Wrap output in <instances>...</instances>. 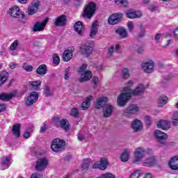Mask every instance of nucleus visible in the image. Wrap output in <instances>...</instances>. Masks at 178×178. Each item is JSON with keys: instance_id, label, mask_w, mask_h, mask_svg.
<instances>
[{"instance_id": "4be33fe9", "label": "nucleus", "mask_w": 178, "mask_h": 178, "mask_svg": "<svg viewBox=\"0 0 178 178\" xmlns=\"http://www.w3.org/2000/svg\"><path fill=\"white\" fill-rule=\"evenodd\" d=\"M74 31L79 34V35H83L84 32V26L80 21L76 22L74 25Z\"/></svg>"}, {"instance_id": "ea45409f", "label": "nucleus", "mask_w": 178, "mask_h": 178, "mask_svg": "<svg viewBox=\"0 0 178 178\" xmlns=\"http://www.w3.org/2000/svg\"><path fill=\"white\" fill-rule=\"evenodd\" d=\"M121 76L122 79H127L130 77V72L127 68H124L122 71Z\"/></svg>"}, {"instance_id": "4468645a", "label": "nucleus", "mask_w": 178, "mask_h": 178, "mask_svg": "<svg viewBox=\"0 0 178 178\" xmlns=\"http://www.w3.org/2000/svg\"><path fill=\"white\" fill-rule=\"evenodd\" d=\"M80 51L81 55L85 56V58H88L92 54V47L90 44H86L81 47Z\"/></svg>"}, {"instance_id": "39448f33", "label": "nucleus", "mask_w": 178, "mask_h": 178, "mask_svg": "<svg viewBox=\"0 0 178 178\" xmlns=\"http://www.w3.org/2000/svg\"><path fill=\"white\" fill-rule=\"evenodd\" d=\"M49 162V160H48L47 157H42L38 159L35 165V170H37V172H42L43 170H45L48 166Z\"/></svg>"}, {"instance_id": "a878e982", "label": "nucleus", "mask_w": 178, "mask_h": 178, "mask_svg": "<svg viewBox=\"0 0 178 178\" xmlns=\"http://www.w3.org/2000/svg\"><path fill=\"white\" fill-rule=\"evenodd\" d=\"M47 72H48V70L45 64L40 65L36 70V73L39 74V76H45Z\"/></svg>"}, {"instance_id": "2eb2a0df", "label": "nucleus", "mask_w": 178, "mask_h": 178, "mask_svg": "<svg viewBox=\"0 0 178 178\" xmlns=\"http://www.w3.org/2000/svg\"><path fill=\"white\" fill-rule=\"evenodd\" d=\"M74 51V47H70L68 49L64 51L62 60L63 62H69L73 58V52Z\"/></svg>"}, {"instance_id": "0e129e2a", "label": "nucleus", "mask_w": 178, "mask_h": 178, "mask_svg": "<svg viewBox=\"0 0 178 178\" xmlns=\"http://www.w3.org/2000/svg\"><path fill=\"white\" fill-rule=\"evenodd\" d=\"M45 131H47V125L44 124L42 127H41L40 133H45Z\"/></svg>"}, {"instance_id": "864d4df0", "label": "nucleus", "mask_w": 178, "mask_h": 178, "mask_svg": "<svg viewBox=\"0 0 178 178\" xmlns=\"http://www.w3.org/2000/svg\"><path fill=\"white\" fill-rule=\"evenodd\" d=\"M22 69L26 72H33V68L32 65H23Z\"/></svg>"}, {"instance_id": "9d476101", "label": "nucleus", "mask_w": 178, "mask_h": 178, "mask_svg": "<svg viewBox=\"0 0 178 178\" xmlns=\"http://www.w3.org/2000/svg\"><path fill=\"white\" fill-rule=\"evenodd\" d=\"M9 13L12 17H18L19 19H24L26 17V15L20 12V8L17 6L10 8Z\"/></svg>"}, {"instance_id": "2f4dec72", "label": "nucleus", "mask_w": 178, "mask_h": 178, "mask_svg": "<svg viewBox=\"0 0 178 178\" xmlns=\"http://www.w3.org/2000/svg\"><path fill=\"white\" fill-rule=\"evenodd\" d=\"M59 127H61V129L65 130V131H69V130H70V124H69V121H67V120L63 119L60 123Z\"/></svg>"}, {"instance_id": "393cba45", "label": "nucleus", "mask_w": 178, "mask_h": 178, "mask_svg": "<svg viewBox=\"0 0 178 178\" xmlns=\"http://www.w3.org/2000/svg\"><path fill=\"white\" fill-rule=\"evenodd\" d=\"M168 165L172 170H178V158L172 157L169 161Z\"/></svg>"}, {"instance_id": "f03ea898", "label": "nucleus", "mask_w": 178, "mask_h": 178, "mask_svg": "<svg viewBox=\"0 0 178 178\" xmlns=\"http://www.w3.org/2000/svg\"><path fill=\"white\" fill-rule=\"evenodd\" d=\"M108 102V97H100L96 102L95 108L101 109L103 108L104 118H109L113 112V106L106 104Z\"/></svg>"}, {"instance_id": "79ce46f5", "label": "nucleus", "mask_w": 178, "mask_h": 178, "mask_svg": "<svg viewBox=\"0 0 178 178\" xmlns=\"http://www.w3.org/2000/svg\"><path fill=\"white\" fill-rule=\"evenodd\" d=\"M145 123L148 127H149V126L152 124V118L149 115L145 116Z\"/></svg>"}, {"instance_id": "a211bd4d", "label": "nucleus", "mask_w": 178, "mask_h": 178, "mask_svg": "<svg viewBox=\"0 0 178 178\" xmlns=\"http://www.w3.org/2000/svg\"><path fill=\"white\" fill-rule=\"evenodd\" d=\"M158 163V159L156 157L152 156L147 158L143 163V166H146L147 168H151L155 166Z\"/></svg>"}, {"instance_id": "338daca9", "label": "nucleus", "mask_w": 178, "mask_h": 178, "mask_svg": "<svg viewBox=\"0 0 178 178\" xmlns=\"http://www.w3.org/2000/svg\"><path fill=\"white\" fill-rule=\"evenodd\" d=\"M23 136H24V138H30V132L29 131L24 132Z\"/></svg>"}, {"instance_id": "6e6d98bb", "label": "nucleus", "mask_w": 178, "mask_h": 178, "mask_svg": "<svg viewBox=\"0 0 178 178\" xmlns=\"http://www.w3.org/2000/svg\"><path fill=\"white\" fill-rule=\"evenodd\" d=\"M70 72V67H68L66 68L65 72L64 77H65V80H68L69 79Z\"/></svg>"}, {"instance_id": "4d7b16f0", "label": "nucleus", "mask_w": 178, "mask_h": 178, "mask_svg": "<svg viewBox=\"0 0 178 178\" xmlns=\"http://www.w3.org/2000/svg\"><path fill=\"white\" fill-rule=\"evenodd\" d=\"M149 10H150L151 12H155L156 10H158V6H155V5H150L148 8Z\"/></svg>"}, {"instance_id": "5701e85b", "label": "nucleus", "mask_w": 178, "mask_h": 178, "mask_svg": "<svg viewBox=\"0 0 178 178\" xmlns=\"http://www.w3.org/2000/svg\"><path fill=\"white\" fill-rule=\"evenodd\" d=\"M14 97H16V92H10L9 94L2 93L0 95V99L1 101H6L8 102V101H10V99L14 98Z\"/></svg>"}, {"instance_id": "c756f323", "label": "nucleus", "mask_w": 178, "mask_h": 178, "mask_svg": "<svg viewBox=\"0 0 178 178\" xmlns=\"http://www.w3.org/2000/svg\"><path fill=\"white\" fill-rule=\"evenodd\" d=\"M81 74L82 75V77L79 79V81L81 83H83V81H88V80H90V79L92 77V74L91 73V71H86Z\"/></svg>"}, {"instance_id": "603ef678", "label": "nucleus", "mask_w": 178, "mask_h": 178, "mask_svg": "<svg viewBox=\"0 0 178 178\" xmlns=\"http://www.w3.org/2000/svg\"><path fill=\"white\" fill-rule=\"evenodd\" d=\"M86 69H87V64L82 65V66H81L79 70V73H80L81 74H83V73L85 72L84 71Z\"/></svg>"}, {"instance_id": "f3484780", "label": "nucleus", "mask_w": 178, "mask_h": 178, "mask_svg": "<svg viewBox=\"0 0 178 178\" xmlns=\"http://www.w3.org/2000/svg\"><path fill=\"white\" fill-rule=\"evenodd\" d=\"M38 8H40V1L32 2L27 9L28 15H29V16L35 15V13L38 12Z\"/></svg>"}, {"instance_id": "b1692460", "label": "nucleus", "mask_w": 178, "mask_h": 178, "mask_svg": "<svg viewBox=\"0 0 178 178\" xmlns=\"http://www.w3.org/2000/svg\"><path fill=\"white\" fill-rule=\"evenodd\" d=\"M157 127L162 129V130H168V129H170V125H169L168 120H161L157 123Z\"/></svg>"}, {"instance_id": "aec40b11", "label": "nucleus", "mask_w": 178, "mask_h": 178, "mask_svg": "<svg viewBox=\"0 0 178 178\" xmlns=\"http://www.w3.org/2000/svg\"><path fill=\"white\" fill-rule=\"evenodd\" d=\"M66 15H62L56 19L54 25L56 26V27H63V26L66 25Z\"/></svg>"}, {"instance_id": "9b49d317", "label": "nucleus", "mask_w": 178, "mask_h": 178, "mask_svg": "<svg viewBox=\"0 0 178 178\" xmlns=\"http://www.w3.org/2000/svg\"><path fill=\"white\" fill-rule=\"evenodd\" d=\"M154 67H155V63L152 60L143 63L142 65V69L145 73H153Z\"/></svg>"}, {"instance_id": "8fccbe9b", "label": "nucleus", "mask_w": 178, "mask_h": 178, "mask_svg": "<svg viewBox=\"0 0 178 178\" xmlns=\"http://www.w3.org/2000/svg\"><path fill=\"white\" fill-rule=\"evenodd\" d=\"M53 62H54V65H59V63L60 62V58H59V56L58 55H55L53 57Z\"/></svg>"}, {"instance_id": "e433bc0d", "label": "nucleus", "mask_w": 178, "mask_h": 178, "mask_svg": "<svg viewBox=\"0 0 178 178\" xmlns=\"http://www.w3.org/2000/svg\"><path fill=\"white\" fill-rule=\"evenodd\" d=\"M129 152H127V149H124V152L120 156V159L122 162H127L129 161Z\"/></svg>"}, {"instance_id": "cd10ccee", "label": "nucleus", "mask_w": 178, "mask_h": 178, "mask_svg": "<svg viewBox=\"0 0 178 178\" xmlns=\"http://www.w3.org/2000/svg\"><path fill=\"white\" fill-rule=\"evenodd\" d=\"M20 129H22L20 124L17 123L13 126L12 133L17 138L20 137Z\"/></svg>"}, {"instance_id": "052dcab7", "label": "nucleus", "mask_w": 178, "mask_h": 178, "mask_svg": "<svg viewBox=\"0 0 178 178\" xmlns=\"http://www.w3.org/2000/svg\"><path fill=\"white\" fill-rule=\"evenodd\" d=\"M42 175H41V174H35V173H33L32 174L31 178H42Z\"/></svg>"}, {"instance_id": "37998d69", "label": "nucleus", "mask_w": 178, "mask_h": 178, "mask_svg": "<svg viewBox=\"0 0 178 178\" xmlns=\"http://www.w3.org/2000/svg\"><path fill=\"white\" fill-rule=\"evenodd\" d=\"M92 83H94L93 88L95 89L98 87V84H99V79L97 76H94L92 79Z\"/></svg>"}, {"instance_id": "72a5a7b5", "label": "nucleus", "mask_w": 178, "mask_h": 178, "mask_svg": "<svg viewBox=\"0 0 178 178\" xmlns=\"http://www.w3.org/2000/svg\"><path fill=\"white\" fill-rule=\"evenodd\" d=\"M157 104L159 106L162 108V106H164V105H166V104H168V97L165 95L160 96L157 100Z\"/></svg>"}, {"instance_id": "bf43d9fd", "label": "nucleus", "mask_w": 178, "mask_h": 178, "mask_svg": "<svg viewBox=\"0 0 178 178\" xmlns=\"http://www.w3.org/2000/svg\"><path fill=\"white\" fill-rule=\"evenodd\" d=\"M154 40L156 43L159 42V40H161V33H156L154 37Z\"/></svg>"}, {"instance_id": "7c9ffc66", "label": "nucleus", "mask_w": 178, "mask_h": 178, "mask_svg": "<svg viewBox=\"0 0 178 178\" xmlns=\"http://www.w3.org/2000/svg\"><path fill=\"white\" fill-rule=\"evenodd\" d=\"M1 169L5 170V169H8L9 166H10V158L9 157H3L1 159Z\"/></svg>"}, {"instance_id": "58836bf2", "label": "nucleus", "mask_w": 178, "mask_h": 178, "mask_svg": "<svg viewBox=\"0 0 178 178\" xmlns=\"http://www.w3.org/2000/svg\"><path fill=\"white\" fill-rule=\"evenodd\" d=\"M114 2L119 5V6H124V8H126L127 5H129V1L127 0H114Z\"/></svg>"}, {"instance_id": "4c0bfd02", "label": "nucleus", "mask_w": 178, "mask_h": 178, "mask_svg": "<svg viewBox=\"0 0 178 178\" xmlns=\"http://www.w3.org/2000/svg\"><path fill=\"white\" fill-rule=\"evenodd\" d=\"M62 120H63V119H62V117L60 116H56L54 117L53 119V123L55 126H56V127H59V126L60 125V123L62 122Z\"/></svg>"}, {"instance_id": "680f3d73", "label": "nucleus", "mask_w": 178, "mask_h": 178, "mask_svg": "<svg viewBox=\"0 0 178 178\" xmlns=\"http://www.w3.org/2000/svg\"><path fill=\"white\" fill-rule=\"evenodd\" d=\"M140 29H141V31L139 33V37H144V35H145V31L144 29H143V25L140 26Z\"/></svg>"}, {"instance_id": "f257e3e1", "label": "nucleus", "mask_w": 178, "mask_h": 178, "mask_svg": "<svg viewBox=\"0 0 178 178\" xmlns=\"http://www.w3.org/2000/svg\"><path fill=\"white\" fill-rule=\"evenodd\" d=\"M145 88L140 85L138 86L134 90H131L129 88H124V92L120 95L117 99V104L119 106H126V104L129 102L132 95H143Z\"/></svg>"}, {"instance_id": "c85d7f7f", "label": "nucleus", "mask_w": 178, "mask_h": 178, "mask_svg": "<svg viewBox=\"0 0 178 178\" xmlns=\"http://www.w3.org/2000/svg\"><path fill=\"white\" fill-rule=\"evenodd\" d=\"M8 79H9V73L8 72L3 71L0 73V87L2 86V84H5Z\"/></svg>"}, {"instance_id": "e2e57ef3", "label": "nucleus", "mask_w": 178, "mask_h": 178, "mask_svg": "<svg viewBox=\"0 0 178 178\" xmlns=\"http://www.w3.org/2000/svg\"><path fill=\"white\" fill-rule=\"evenodd\" d=\"M136 52L138 54H143L144 52V47H139L137 49H136Z\"/></svg>"}, {"instance_id": "09e8293b", "label": "nucleus", "mask_w": 178, "mask_h": 178, "mask_svg": "<svg viewBox=\"0 0 178 178\" xmlns=\"http://www.w3.org/2000/svg\"><path fill=\"white\" fill-rule=\"evenodd\" d=\"M140 176H141V172L140 170H136L131 174V178H138Z\"/></svg>"}, {"instance_id": "3c124183", "label": "nucleus", "mask_w": 178, "mask_h": 178, "mask_svg": "<svg viewBox=\"0 0 178 178\" xmlns=\"http://www.w3.org/2000/svg\"><path fill=\"white\" fill-rule=\"evenodd\" d=\"M113 51H115V47L111 46L108 50V57L111 58L113 55Z\"/></svg>"}, {"instance_id": "7ed1b4c3", "label": "nucleus", "mask_w": 178, "mask_h": 178, "mask_svg": "<svg viewBox=\"0 0 178 178\" xmlns=\"http://www.w3.org/2000/svg\"><path fill=\"white\" fill-rule=\"evenodd\" d=\"M65 145L66 142L65 140L56 138L54 139L51 143V151H54V152H62V151H63L65 149Z\"/></svg>"}, {"instance_id": "473e14b6", "label": "nucleus", "mask_w": 178, "mask_h": 178, "mask_svg": "<svg viewBox=\"0 0 178 178\" xmlns=\"http://www.w3.org/2000/svg\"><path fill=\"white\" fill-rule=\"evenodd\" d=\"M93 97L92 96H89L86 98V101L83 102L81 106V109L82 111H86L87 109H88L89 106H90V101H92Z\"/></svg>"}, {"instance_id": "bb28decb", "label": "nucleus", "mask_w": 178, "mask_h": 178, "mask_svg": "<svg viewBox=\"0 0 178 178\" xmlns=\"http://www.w3.org/2000/svg\"><path fill=\"white\" fill-rule=\"evenodd\" d=\"M97 33H98V22L95 21L92 24V27L90 29V38L95 37V35H97Z\"/></svg>"}, {"instance_id": "0eeeda50", "label": "nucleus", "mask_w": 178, "mask_h": 178, "mask_svg": "<svg viewBox=\"0 0 178 178\" xmlns=\"http://www.w3.org/2000/svg\"><path fill=\"white\" fill-rule=\"evenodd\" d=\"M138 111H140V108L137 106V104H131L123 111L122 115L127 118L129 115H135Z\"/></svg>"}, {"instance_id": "69168bd1", "label": "nucleus", "mask_w": 178, "mask_h": 178, "mask_svg": "<svg viewBox=\"0 0 178 178\" xmlns=\"http://www.w3.org/2000/svg\"><path fill=\"white\" fill-rule=\"evenodd\" d=\"M17 64L16 63H11L9 65L10 69H15Z\"/></svg>"}, {"instance_id": "c03bdc74", "label": "nucleus", "mask_w": 178, "mask_h": 178, "mask_svg": "<svg viewBox=\"0 0 178 178\" xmlns=\"http://www.w3.org/2000/svg\"><path fill=\"white\" fill-rule=\"evenodd\" d=\"M17 45H19V41L15 40L12 44L10 46V51H15L16 48H17Z\"/></svg>"}, {"instance_id": "c9c22d12", "label": "nucleus", "mask_w": 178, "mask_h": 178, "mask_svg": "<svg viewBox=\"0 0 178 178\" xmlns=\"http://www.w3.org/2000/svg\"><path fill=\"white\" fill-rule=\"evenodd\" d=\"M171 124L172 126H178V111L171 113Z\"/></svg>"}, {"instance_id": "f704fd0d", "label": "nucleus", "mask_w": 178, "mask_h": 178, "mask_svg": "<svg viewBox=\"0 0 178 178\" xmlns=\"http://www.w3.org/2000/svg\"><path fill=\"white\" fill-rule=\"evenodd\" d=\"M115 33L120 35V38H127L128 35L127 31L123 27L118 28L115 30Z\"/></svg>"}, {"instance_id": "5fc2aeb1", "label": "nucleus", "mask_w": 178, "mask_h": 178, "mask_svg": "<svg viewBox=\"0 0 178 178\" xmlns=\"http://www.w3.org/2000/svg\"><path fill=\"white\" fill-rule=\"evenodd\" d=\"M128 30L131 33L134 30V24L132 22H129L127 24Z\"/></svg>"}, {"instance_id": "a18cd8bd", "label": "nucleus", "mask_w": 178, "mask_h": 178, "mask_svg": "<svg viewBox=\"0 0 178 178\" xmlns=\"http://www.w3.org/2000/svg\"><path fill=\"white\" fill-rule=\"evenodd\" d=\"M44 94L46 97H51L52 95V93L49 90V86H46L44 89Z\"/></svg>"}, {"instance_id": "1a4fd4ad", "label": "nucleus", "mask_w": 178, "mask_h": 178, "mask_svg": "<svg viewBox=\"0 0 178 178\" xmlns=\"http://www.w3.org/2000/svg\"><path fill=\"white\" fill-rule=\"evenodd\" d=\"M38 93L37 92H32L29 94L28 96V98L25 101V104L27 106H31V105H33L38 101Z\"/></svg>"}, {"instance_id": "774afa93", "label": "nucleus", "mask_w": 178, "mask_h": 178, "mask_svg": "<svg viewBox=\"0 0 178 178\" xmlns=\"http://www.w3.org/2000/svg\"><path fill=\"white\" fill-rule=\"evenodd\" d=\"M174 37L175 38H178V29H175L174 30Z\"/></svg>"}, {"instance_id": "49530a36", "label": "nucleus", "mask_w": 178, "mask_h": 178, "mask_svg": "<svg viewBox=\"0 0 178 178\" xmlns=\"http://www.w3.org/2000/svg\"><path fill=\"white\" fill-rule=\"evenodd\" d=\"M90 168V161L88 160H85L82 164V170H87Z\"/></svg>"}, {"instance_id": "20e7f679", "label": "nucleus", "mask_w": 178, "mask_h": 178, "mask_svg": "<svg viewBox=\"0 0 178 178\" xmlns=\"http://www.w3.org/2000/svg\"><path fill=\"white\" fill-rule=\"evenodd\" d=\"M96 9L97 6L93 2L90 3L86 6L83 10V17H87V19H91V17L94 16V13H95Z\"/></svg>"}, {"instance_id": "13d9d810", "label": "nucleus", "mask_w": 178, "mask_h": 178, "mask_svg": "<svg viewBox=\"0 0 178 178\" xmlns=\"http://www.w3.org/2000/svg\"><path fill=\"white\" fill-rule=\"evenodd\" d=\"M104 178H115V175H112L111 173H106L102 175Z\"/></svg>"}, {"instance_id": "f8f14e48", "label": "nucleus", "mask_w": 178, "mask_h": 178, "mask_svg": "<svg viewBox=\"0 0 178 178\" xmlns=\"http://www.w3.org/2000/svg\"><path fill=\"white\" fill-rule=\"evenodd\" d=\"M108 166V159H101L99 161L95 162L92 168L93 169H100V170H105Z\"/></svg>"}, {"instance_id": "de8ad7c7", "label": "nucleus", "mask_w": 178, "mask_h": 178, "mask_svg": "<svg viewBox=\"0 0 178 178\" xmlns=\"http://www.w3.org/2000/svg\"><path fill=\"white\" fill-rule=\"evenodd\" d=\"M70 115L73 116L74 118H78L79 111L77 110V108H72L70 112Z\"/></svg>"}, {"instance_id": "ddd939ff", "label": "nucleus", "mask_w": 178, "mask_h": 178, "mask_svg": "<svg viewBox=\"0 0 178 178\" xmlns=\"http://www.w3.org/2000/svg\"><path fill=\"white\" fill-rule=\"evenodd\" d=\"M155 137L158 139L159 143L165 145L166 144V139L168 138V135L162 131L156 130L154 132Z\"/></svg>"}, {"instance_id": "a19ab883", "label": "nucleus", "mask_w": 178, "mask_h": 178, "mask_svg": "<svg viewBox=\"0 0 178 178\" xmlns=\"http://www.w3.org/2000/svg\"><path fill=\"white\" fill-rule=\"evenodd\" d=\"M30 86L33 87V88H35V90H37L38 88V86H41V81H30L29 82Z\"/></svg>"}, {"instance_id": "6e6552de", "label": "nucleus", "mask_w": 178, "mask_h": 178, "mask_svg": "<svg viewBox=\"0 0 178 178\" xmlns=\"http://www.w3.org/2000/svg\"><path fill=\"white\" fill-rule=\"evenodd\" d=\"M145 156V149L143 147H138L134 152V163H138Z\"/></svg>"}, {"instance_id": "423d86ee", "label": "nucleus", "mask_w": 178, "mask_h": 178, "mask_svg": "<svg viewBox=\"0 0 178 178\" xmlns=\"http://www.w3.org/2000/svg\"><path fill=\"white\" fill-rule=\"evenodd\" d=\"M123 19V14L120 13H116L111 15L108 19V24H111V26H113L115 24H118L122 22V19Z\"/></svg>"}, {"instance_id": "412c9836", "label": "nucleus", "mask_w": 178, "mask_h": 178, "mask_svg": "<svg viewBox=\"0 0 178 178\" xmlns=\"http://www.w3.org/2000/svg\"><path fill=\"white\" fill-rule=\"evenodd\" d=\"M131 129H133L135 133H137V131H140L141 129H143V122L140 120H134L131 122Z\"/></svg>"}, {"instance_id": "6ab92c4d", "label": "nucleus", "mask_w": 178, "mask_h": 178, "mask_svg": "<svg viewBox=\"0 0 178 178\" xmlns=\"http://www.w3.org/2000/svg\"><path fill=\"white\" fill-rule=\"evenodd\" d=\"M127 17L129 19H138V17H141L143 14L140 11H134L133 10H129L125 13Z\"/></svg>"}, {"instance_id": "dca6fc26", "label": "nucleus", "mask_w": 178, "mask_h": 178, "mask_svg": "<svg viewBox=\"0 0 178 178\" xmlns=\"http://www.w3.org/2000/svg\"><path fill=\"white\" fill-rule=\"evenodd\" d=\"M47 23H48V18H46L42 22H37L33 26V31L34 33L37 31H42V30L45 29V26H47Z\"/></svg>"}]
</instances>
